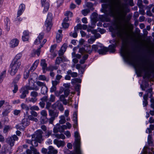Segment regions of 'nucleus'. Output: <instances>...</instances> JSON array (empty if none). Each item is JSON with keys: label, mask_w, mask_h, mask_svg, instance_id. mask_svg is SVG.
Here are the masks:
<instances>
[{"label": "nucleus", "mask_w": 154, "mask_h": 154, "mask_svg": "<svg viewBox=\"0 0 154 154\" xmlns=\"http://www.w3.org/2000/svg\"><path fill=\"white\" fill-rule=\"evenodd\" d=\"M121 53L125 60L140 70L148 72L151 68L150 63L137 60L135 58L132 51L126 45H123L121 49Z\"/></svg>", "instance_id": "f257e3e1"}, {"label": "nucleus", "mask_w": 154, "mask_h": 154, "mask_svg": "<svg viewBox=\"0 0 154 154\" xmlns=\"http://www.w3.org/2000/svg\"><path fill=\"white\" fill-rule=\"evenodd\" d=\"M101 2H108V4H103L102 5L103 7L104 6L106 8H109L110 11H112L113 9L119 5V0H101Z\"/></svg>", "instance_id": "f03ea898"}, {"label": "nucleus", "mask_w": 154, "mask_h": 154, "mask_svg": "<svg viewBox=\"0 0 154 154\" xmlns=\"http://www.w3.org/2000/svg\"><path fill=\"white\" fill-rule=\"evenodd\" d=\"M74 137H75V149L76 154H81V151L80 150V137L78 131L75 132Z\"/></svg>", "instance_id": "7ed1b4c3"}, {"label": "nucleus", "mask_w": 154, "mask_h": 154, "mask_svg": "<svg viewBox=\"0 0 154 154\" xmlns=\"http://www.w3.org/2000/svg\"><path fill=\"white\" fill-rule=\"evenodd\" d=\"M126 8L127 6L125 4H122L120 6L118 13V18L119 20L123 21L125 20Z\"/></svg>", "instance_id": "20e7f679"}, {"label": "nucleus", "mask_w": 154, "mask_h": 154, "mask_svg": "<svg viewBox=\"0 0 154 154\" xmlns=\"http://www.w3.org/2000/svg\"><path fill=\"white\" fill-rule=\"evenodd\" d=\"M21 64L20 62H17L16 60L12 61L10 66L11 69L10 74L11 75H15L19 69Z\"/></svg>", "instance_id": "39448f33"}, {"label": "nucleus", "mask_w": 154, "mask_h": 154, "mask_svg": "<svg viewBox=\"0 0 154 154\" xmlns=\"http://www.w3.org/2000/svg\"><path fill=\"white\" fill-rule=\"evenodd\" d=\"M30 96L32 97L27 98L26 101L27 102H32L34 103L37 100V97L38 96V93L36 91H33L30 93Z\"/></svg>", "instance_id": "423d86ee"}, {"label": "nucleus", "mask_w": 154, "mask_h": 154, "mask_svg": "<svg viewBox=\"0 0 154 154\" xmlns=\"http://www.w3.org/2000/svg\"><path fill=\"white\" fill-rule=\"evenodd\" d=\"M42 131L41 130H38L35 132V133L32 135V138L35 139L38 143H41L42 140Z\"/></svg>", "instance_id": "0eeeda50"}, {"label": "nucleus", "mask_w": 154, "mask_h": 154, "mask_svg": "<svg viewBox=\"0 0 154 154\" xmlns=\"http://www.w3.org/2000/svg\"><path fill=\"white\" fill-rule=\"evenodd\" d=\"M52 15L51 13H49L45 21V25L46 27V29L48 32L49 31L52 26L51 23Z\"/></svg>", "instance_id": "6e6552de"}, {"label": "nucleus", "mask_w": 154, "mask_h": 154, "mask_svg": "<svg viewBox=\"0 0 154 154\" xmlns=\"http://www.w3.org/2000/svg\"><path fill=\"white\" fill-rule=\"evenodd\" d=\"M34 85V81L32 79H31L29 81V85L26 88L29 90H35L37 91L39 90L37 86L33 87Z\"/></svg>", "instance_id": "1a4fd4ad"}, {"label": "nucleus", "mask_w": 154, "mask_h": 154, "mask_svg": "<svg viewBox=\"0 0 154 154\" xmlns=\"http://www.w3.org/2000/svg\"><path fill=\"white\" fill-rule=\"evenodd\" d=\"M18 139V137L16 135H14L11 137L8 138L6 139V142L12 146H14L15 141L17 140Z\"/></svg>", "instance_id": "9d476101"}, {"label": "nucleus", "mask_w": 154, "mask_h": 154, "mask_svg": "<svg viewBox=\"0 0 154 154\" xmlns=\"http://www.w3.org/2000/svg\"><path fill=\"white\" fill-rule=\"evenodd\" d=\"M26 88H24L21 89L20 92L22 93L20 95L21 98H24L26 96V94L28 93V91Z\"/></svg>", "instance_id": "9b49d317"}, {"label": "nucleus", "mask_w": 154, "mask_h": 154, "mask_svg": "<svg viewBox=\"0 0 154 154\" xmlns=\"http://www.w3.org/2000/svg\"><path fill=\"white\" fill-rule=\"evenodd\" d=\"M40 64L42 67V69L44 73H45V71L47 70V64L46 63V61L45 59H42L41 60Z\"/></svg>", "instance_id": "f8f14e48"}, {"label": "nucleus", "mask_w": 154, "mask_h": 154, "mask_svg": "<svg viewBox=\"0 0 154 154\" xmlns=\"http://www.w3.org/2000/svg\"><path fill=\"white\" fill-rule=\"evenodd\" d=\"M29 38V32L27 30H25L23 32V35L22 38L23 41H28Z\"/></svg>", "instance_id": "ddd939ff"}, {"label": "nucleus", "mask_w": 154, "mask_h": 154, "mask_svg": "<svg viewBox=\"0 0 154 154\" xmlns=\"http://www.w3.org/2000/svg\"><path fill=\"white\" fill-rule=\"evenodd\" d=\"M54 142L59 147L60 146H63L65 144L64 141L58 140L57 139H55L54 141Z\"/></svg>", "instance_id": "4468645a"}, {"label": "nucleus", "mask_w": 154, "mask_h": 154, "mask_svg": "<svg viewBox=\"0 0 154 154\" xmlns=\"http://www.w3.org/2000/svg\"><path fill=\"white\" fill-rule=\"evenodd\" d=\"M116 28L118 30V35L120 37H122L123 34L125 33L124 29L120 26H117Z\"/></svg>", "instance_id": "2eb2a0df"}, {"label": "nucleus", "mask_w": 154, "mask_h": 154, "mask_svg": "<svg viewBox=\"0 0 154 154\" xmlns=\"http://www.w3.org/2000/svg\"><path fill=\"white\" fill-rule=\"evenodd\" d=\"M49 115L51 117H52L55 118L57 117L59 114V112L57 111H54L52 110H49Z\"/></svg>", "instance_id": "dca6fc26"}, {"label": "nucleus", "mask_w": 154, "mask_h": 154, "mask_svg": "<svg viewBox=\"0 0 154 154\" xmlns=\"http://www.w3.org/2000/svg\"><path fill=\"white\" fill-rule=\"evenodd\" d=\"M100 49H99L98 51L100 54H104L108 51V49L104 47L101 45L100 46Z\"/></svg>", "instance_id": "f3484780"}, {"label": "nucleus", "mask_w": 154, "mask_h": 154, "mask_svg": "<svg viewBox=\"0 0 154 154\" xmlns=\"http://www.w3.org/2000/svg\"><path fill=\"white\" fill-rule=\"evenodd\" d=\"M67 47V45L66 44H64L61 48V50L59 54V56L62 55L63 53L65 51Z\"/></svg>", "instance_id": "a211bd4d"}, {"label": "nucleus", "mask_w": 154, "mask_h": 154, "mask_svg": "<svg viewBox=\"0 0 154 154\" xmlns=\"http://www.w3.org/2000/svg\"><path fill=\"white\" fill-rule=\"evenodd\" d=\"M19 43V41L17 39L12 40L10 42V45L12 47H14L17 46Z\"/></svg>", "instance_id": "6ab92c4d"}, {"label": "nucleus", "mask_w": 154, "mask_h": 154, "mask_svg": "<svg viewBox=\"0 0 154 154\" xmlns=\"http://www.w3.org/2000/svg\"><path fill=\"white\" fill-rule=\"evenodd\" d=\"M39 62V61L38 60H36L35 61L29 69V71H30L32 72H33L37 67Z\"/></svg>", "instance_id": "aec40b11"}, {"label": "nucleus", "mask_w": 154, "mask_h": 154, "mask_svg": "<svg viewBox=\"0 0 154 154\" xmlns=\"http://www.w3.org/2000/svg\"><path fill=\"white\" fill-rule=\"evenodd\" d=\"M58 32L59 34H57L56 36V40L58 43H59L61 42L62 39V30H58Z\"/></svg>", "instance_id": "412c9836"}, {"label": "nucleus", "mask_w": 154, "mask_h": 154, "mask_svg": "<svg viewBox=\"0 0 154 154\" xmlns=\"http://www.w3.org/2000/svg\"><path fill=\"white\" fill-rule=\"evenodd\" d=\"M29 124V123L28 121V119L26 118H24L22 120V122L20 124L22 125L23 127H25L28 125Z\"/></svg>", "instance_id": "4be33fe9"}, {"label": "nucleus", "mask_w": 154, "mask_h": 154, "mask_svg": "<svg viewBox=\"0 0 154 154\" xmlns=\"http://www.w3.org/2000/svg\"><path fill=\"white\" fill-rule=\"evenodd\" d=\"M67 73L68 75H70L71 77L73 78L77 77L78 75L77 72H72L71 70H69L67 72Z\"/></svg>", "instance_id": "5701e85b"}, {"label": "nucleus", "mask_w": 154, "mask_h": 154, "mask_svg": "<svg viewBox=\"0 0 154 154\" xmlns=\"http://www.w3.org/2000/svg\"><path fill=\"white\" fill-rule=\"evenodd\" d=\"M148 93L146 94L143 96V98L144 100L143 101V105L144 106H146L148 104L147 100L148 99Z\"/></svg>", "instance_id": "b1692460"}, {"label": "nucleus", "mask_w": 154, "mask_h": 154, "mask_svg": "<svg viewBox=\"0 0 154 154\" xmlns=\"http://www.w3.org/2000/svg\"><path fill=\"white\" fill-rule=\"evenodd\" d=\"M48 149L49 152L53 154H56L58 152L57 150V149H55L52 146H50L49 147Z\"/></svg>", "instance_id": "393cba45"}, {"label": "nucleus", "mask_w": 154, "mask_h": 154, "mask_svg": "<svg viewBox=\"0 0 154 154\" xmlns=\"http://www.w3.org/2000/svg\"><path fill=\"white\" fill-rule=\"evenodd\" d=\"M42 7L44 8V11L45 12L47 11L49 7V4L48 2H45L43 5L42 4Z\"/></svg>", "instance_id": "a878e982"}, {"label": "nucleus", "mask_w": 154, "mask_h": 154, "mask_svg": "<svg viewBox=\"0 0 154 154\" xmlns=\"http://www.w3.org/2000/svg\"><path fill=\"white\" fill-rule=\"evenodd\" d=\"M81 79L78 78H74L71 80V83L72 85H74L77 82L81 83Z\"/></svg>", "instance_id": "bb28decb"}, {"label": "nucleus", "mask_w": 154, "mask_h": 154, "mask_svg": "<svg viewBox=\"0 0 154 154\" xmlns=\"http://www.w3.org/2000/svg\"><path fill=\"white\" fill-rule=\"evenodd\" d=\"M47 91L48 88L46 85L42 88L41 92L42 94L45 95L47 93Z\"/></svg>", "instance_id": "cd10ccee"}, {"label": "nucleus", "mask_w": 154, "mask_h": 154, "mask_svg": "<svg viewBox=\"0 0 154 154\" xmlns=\"http://www.w3.org/2000/svg\"><path fill=\"white\" fill-rule=\"evenodd\" d=\"M60 120L59 121V123L63 124L65 123L66 122L65 118L64 116H61L60 117Z\"/></svg>", "instance_id": "c85d7f7f"}, {"label": "nucleus", "mask_w": 154, "mask_h": 154, "mask_svg": "<svg viewBox=\"0 0 154 154\" xmlns=\"http://www.w3.org/2000/svg\"><path fill=\"white\" fill-rule=\"evenodd\" d=\"M44 36V33H40L37 37V38L36 39V40L35 41V43H38L37 42L38 41V40H39V42H40V41H41V40L43 39Z\"/></svg>", "instance_id": "c756f323"}, {"label": "nucleus", "mask_w": 154, "mask_h": 154, "mask_svg": "<svg viewBox=\"0 0 154 154\" xmlns=\"http://www.w3.org/2000/svg\"><path fill=\"white\" fill-rule=\"evenodd\" d=\"M148 143L149 145H151L153 144V142L152 141V135L149 134L148 137Z\"/></svg>", "instance_id": "7c9ffc66"}, {"label": "nucleus", "mask_w": 154, "mask_h": 154, "mask_svg": "<svg viewBox=\"0 0 154 154\" xmlns=\"http://www.w3.org/2000/svg\"><path fill=\"white\" fill-rule=\"evenodd\" d=\"M38 79L39 80L43 81H48V79L47 77L45 75H40L38 77Z\"/></svg>", "instance_id": "2f4dec72"}, {"label": "nucleus", "mask_w": 154, "mask_h": 154, "mask_svg": "<svg viewBox=\"0 0 154 154\" xmlns=\"http://www.w3.org/2000/svg\"><path fill=\"white\" fill-rule=\"evenodd\" d=\"M55 137L58 139H64L65 138V137L64 135L62 134H56L54 135Z\"/></svg>", "instance_id": "473e14b6"}, {"label": "nucleus", "mask_w": 154, "mask_h": 154, "mask_svg": "<svg viewBox=\"0 0 154 154\" xmlns=\"http://www.w3.org/2000/svg\"><path fill=\"white\" fill-rule=\"evenodd\" d=\"M84 48L86 52L91 53L92 52V50L91 49L90 45H89L86 46H85Z\"/></svg>", "instance_id": "72a5a7b5"}, {"label": "nucleus", "mask_w": 154, "mask_h": 154, "mask_svg": "<svg viewBox=\"0 0 154 154\" xmlns=\"http://www.w3.org/2000/svg\"><path fill=\"white\" fill-rule=\"evenodd\" d=\"M46 41H47V40L46 39H44L42 42H41V41H40V42H39V40H38V41H37V42H38V43H35V41L34 42V43L35 44H36V45H38L39 44H40L41 45H40V48H41L43 46V45L46 42Z\"/></svg>", "instance_id": "f704fd0d"}, {"label": "nucleus", "mask_w": 154, "mask_h": 154, "mask_svg": "<svg viewBox=\"0 0 154 154\" xmlns=\"http://www.w3.org/2000/svg\"><path fill=\"white\" fill-rule=\"evenodd\" d=\"M6 73V71H3L0 75V83H1L3 80V78L5 76Z\"/></svg>", "instance_id": "c9c22d12"}, {"label": "nucleus", "mask_w": 154, "mask_h": 154, "mask_svg": "<svg viewBox=\"0 0 154 154\" xmlns=\"http://www.w3.org/2000/svg\"><path fill=\"white\" fill-rule=\"evenodd\" d=\"M38 141L35 139H33L32 140L31 144L33 147H36L38 145Z\"/></svg>", "instance_id": "e433bc0d"}, {"label": "nucleus", "mask_w": 154, "mask_h": 154, "mask_svg": "<svg viewBox=\"0 0 154 154\" xmlns=\"http://www.w3.org/2000/svg\"><path fill=\"white\" fill-rule=\"evenodd\" d=\"M101 45H93L92 46V51H96L99 48H100Z\"/></svg>", "instance_id": "4c0bfd02"}, {"label": "nucleus", "mask_w": 154, "mask_h": 154, "mask_svg": "<svg viewBox=\"0 0 154 154\" xmlns=\"http://www.w3.org/2000/svg\"><path fill=\"white\" fill-rule=\"evenodd\" d=\"M21 107L23 109H26V111H28L29 110V107L26 104L22 103L21 105Z\"/></svg>", "instance_id": "58836bf2"}, {"label": "nucleus", "mask_w": 154, "mask_h": 154, "mask_svg": "<svg viewBox=\"0 0 154 154\" xmlns=\"http://www.w3.org/2000/svg\"><path fill=\"white\" fill-rule=\"evenodd\" d=\"M91 18L94 20H96L97 17V14L96 13H93L91 16Z\"/></svg>", "instance_id": "ea45409f"}, {"label": "nucleus", "mask_w": 154, "mask_h": 154, "mask_svg": "<svg viewBox=\"0 0 154 154\" xmlns=\"http://www.w3.org/2000/svg\"><path fill=\"white\" fill-rule=\"evenodd\" d=\"M63 60L62 57H57L55 61V64H59Z\"/></svg>", "instance_id": "a19ab883"}, {"label": "nucleus", "mask_w": 154, "mask_h": 154, "mask_svg": "<svg viewBox=\"0 0 154 154\" xmlns=\"http://www.w3.org/2000/svg\"><path fill=\"white\" fill-rule=\"evenodd\" d=\"M30 148L32 151V152H33V153L34 154H40L39 152L37 151V149L34 148L33 147L31 146L30 147Z\"/></svg>", "instance_id": "79ce46f5"}, {"label": "nucleus", "mask_w": 154, "mask_h": 154, "mask_svg": "<svg viewBox=\"0 0 154 154\" xmlns=\"http://www.w3.org/2000/svg\"><path fill=\"white\" fill-rule=\"evenodd\" d=\"M36 83L38 86L42 87V88L45 85V84L44 82H42L38 81H37Z\"/></svg>", "instance_id": "37998d69"}, {"label": "nucleus", "mask_w": 154, "mask_h": 154, "mask_svg": "<svg viewBox=\"0 0 154 154\" xmlns=\"http://www.w3.org/2000/svg\"><path fill=\"white\" fill-rule=\"evenodd\" d=\"M40 114L43 117H47L48 115L47 111L45 110H42L40 112Z\"/></svg>", "instance_id": "c03bdc74"}, {"label": "nucleus", "mask_w": 154, "mask_h": 154, "mask_svg": "<svg viewBox=\"0 0 154 154\" xmlns=\"http://www.w3.org/2000/svg\"><path fill=\"white\" fill-rule=\"evenodd\" d=\"M90 12V10L89 9L83 10L82 11V13L83 15L85 16H86L87 14Z\"/></svg>", "instance_id": "a18cd8bd"}, {"label": "nucleus", "mask_w": 154, "mask_h": 154, "mask_svg": "<svg viewBox=\"0 0 154 154\" xmlns=\"http://www.w3.org/2000/svg\"><path fill=\"white\" fill-rule=\"evenodd\" d=\"M30 109L32 110V111H33V110H36L38 111L39 110V109L38 107L37 106H31L30 107Z\"/></svg>", "instance_id": "49530a36"}, {"label": "nucleus", "mask_w": 154, "mask_h": 154, "mask_svg": "<svg viewBox=\"0 0 154 154\" xmlns=\"http://www.w3.org/2000/svg\"><path fill=\"white\" fill-rule=\"evenodd\" d=\"M48 121V119L47 118V117H45L42 118L41 120V122L42 124H45Z\"/></svg>", "instance_id": "de8ad7c7"}, {"label": "nucleus", "mask_w": 154, "mask_h": 154, "mask_svg": "<svg viewBox=\"0 0 154 154\" xmlns=\"http://www.w3.org/2000/svg\"><path fill=\"white\" fill-rule=\"evenodd\" d=\"M109 51L111 52H114L115 51V46L113 45H110L109 47Z\"/></svg>", "instance_id": "09e8293b"}, {"label": "nucleus", "mask_w": 154, "mask_h": 154, "mask_svg": "<svg viewBox=\"0 0 154 154\" xmlns=\"http://www.w3.org/2000/svg\"><path fill=\"white\" fill-rule=\"evenodd\" d=\"M22 56V54H17L15 57V58L13 61L16 60L17 62H19L18 61V60Z\"/></svg>", "instance_id": "8fccbe9b"}, {"label": "nucleus", "mask_w": 154, "mask_h": 154, "mask_svg": "<svg viewBox=\"0 0 154 154\" xmlns=\"http://www.w3.org/2000/svg\"><path fill=\"white\" fill-rule=\"evenodd\" d=\"M28 118L29 120L36 122H37L38 121V119L36 118H35L34 117L32 116H28Z\"/></svg>", "instance_id": "3c124183"}, {"label": "nucleus", "mask_w": 154, "mask_h": 154, "mask_svg": "<svg viewBox=\"0 0 154 154\" xmlns=\"http://www.w3.org/2000/svg\"><path fill=\"white\" fill-rule=\"evenodd\" d=\"M64 95L66 97H67L70 93V90L68 88H67L64 90Z\"/></svg>", "instance_id": "603ef678"}, {"label": "nucleus", "mask_w": 154, "mask_h": 154, "mask_svg": "<svg viewBox=\"0 0 154 154\" xmlns=\"http://www.w3.org/2000/svg\"><path fill=\"white\" fill-rule=\"evenodd\" d=\"M51 106V103L50 102H47L46 103V105L45 108L46 109L48 110H51L50 108Z\"/></svg>", "instance_id": "864d4df0"}, {"label": "nucleus", "mask_w": 154, "mask_h": 154, "mask_svg": "<svg viewBox=\"0 0 154 154\" xmlns=\"http://www.w3.org/2000/svg\"><path fill=\"white\" fill-rule=\"evenodd\" d=\"M60 126L57 127V126L54 128L53 129L54 132V133H57L58 132H59L60 130H61V128H60Z\"/></svg>", "instance_id": "5fc2aeb1"}, {"label": "nucleus", "mask_w": 154, "mask_h": 154, "mask_svg": "<svg viewBox=\"0 0 154 154\" xmlns=\"http://www.w3.org/2000/svg\"><path fill=\"white\" fill-rule=\"evenodd\" d=\"M55 96L54 95L51 94V95L49 99V101L51 102H54L55 101Z\"/></svg>", "instance_id": "6e6d98bb"}, {"label": "nucleus", "mask_w": 154, "mask_h": 154, "mask_svg": "<svg viewBox=\"0 0 154 154\" xmlns=\"http://www.w3.org/2000/svg\"><path fill=\"white\" fill-rule=\"evenodd\" d=\"M143 2L142 0H138L137 4L139 8H143L144 6L142 4Z\"/></svg>", "instance_id": "4d7b16f0"}, {"label": "nucleus", "mask_w": 154, "mask_h": 154, "mask_svg": "<svg viewBox=\"0 0 154 154\" xmlns=\"http://www.w3.org/2000/svg\"><path fill=\"white\" fill-rule=\"evenodd\" d=\"M60 128H61V130L59 131V132L62 133L64 132L65 129H66L67 128L66 127V125H63L60 126Z\"/></svg>", "instance_id": "13d9d810"}, {"label": "nucleus", "mask_w": 154, "mask_h": 154, "mask_svg": "<svg viewBox=\"0 0 154 154\" xmlns=\"http://www.w3.org/2000/svg\"><path fill=\"white\" fill-rule=\"evenodd\" d=\"M10 128V126L9 125L5 126L4 129L3 131L5 133H6L9 130Z\"/></svg>", "instance_id": "bf43d9fd"}, {"label": "nucleus", "mask_w": 154, "mask_h": 154, "mask_svg": "<svg viewBox=\"0 0 154 154\" xmlns=\"http://www.w3.org/2000/svg\"><path fill=\"white\" fill-rule=\"evenodd\" d=\"M96 40V38H91L89 39L88 40V42L91 44H92Z\"/></svg>", "instance_id": "052dcab7"}, {"label": "nucleus", "mask_w": 154, "mask_h": 154, "mask_svg": "<svg viewBox=\"0 0 154 154\" xmlns=\"http://www.w3.org/2000/svg\"><path fill=\"white\" fill-rule=\"evenodd\" d=\"M29 71H26L24 72V77L25 79H27L29 76Z\"/></svg>", "instance_id": "680f3d73"}, {"label": "nucleus", "mask_w": 154, "mask_h": 154, "mask_svg": "<svg viewBox=\"0 0 154 154\" xmlns=\"http://www.w3.org/2000/svg\"><path fill=\"white\" fill-rule=\"evenodd\" d=\"M65 15L68 17H72V13L70 11H67Z\"/></svg>", "instance_id": "e2e57ef3"}, {"label": "nucleus", "mask_w": 154, "mask_h": 154, "mask_svg": "<svg viewBox=\"0 0 154 154\" xmlns=\"http://www.w3.org/2000/svg\"><path fill=\"white\" fill-rule=\"evenodd\" d=\"M21 111L20 110L15 109L14 111V114L16 116L18 115L20 113Z\"/></svg>", "instance_id": "0e129e2a"}, {"label": "nucleus", "mask_w": 154, "mask_h": 154, "mask_svg": "<svg viewBox=\"0 0 154 154\" xmlns=\"http://www.w3.org/2000/svg\"><path fill=\"white\" fill-rule=\"evenodd\" d=\"M62 25L63 27L64 28H68L69 26V24L68 23L65 22H63Z\"/></svg>", "instance_id": "69168bd1"}, {"label": "nucleus", "mask_w": 154, "mask_h": 154, "mask_svg": "<svg viewBox=\"0 0 154 154\" xmlns=\"http://www.w3.org/2000/svg\"><path fill=\"white\" fill-rule=\"evenodd\" d=\"M57 47V45L54 44L52 45L51 47V49H50V52H53L54 51V50Z\"/></svg>", "instance_id": "338daca9"}, {"label": "nucleus", "mask_w": 154, "mask_h": 154, "mask_svg": "<svg viewBox=\"0 0 154 154\" xmlns=\"http://www.w3.org/2000/svg\"><path fill=\"white\" fill-rule=\"evenodd\" d=\"M52 85L53 86H56V85H57L58 83H59V81L57 80H54L52 81Z\"/></svg>", "instance_id": "774afa93"}]
</instances>
